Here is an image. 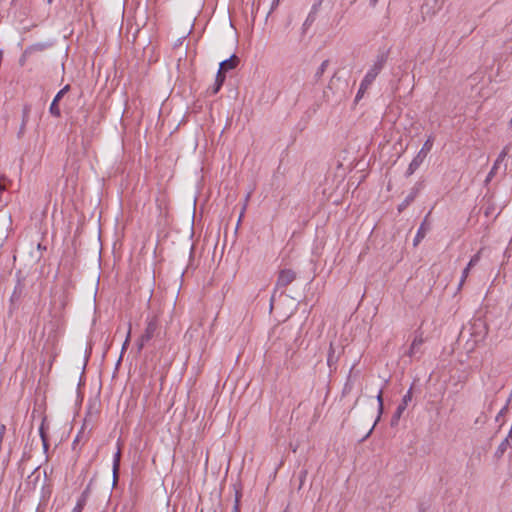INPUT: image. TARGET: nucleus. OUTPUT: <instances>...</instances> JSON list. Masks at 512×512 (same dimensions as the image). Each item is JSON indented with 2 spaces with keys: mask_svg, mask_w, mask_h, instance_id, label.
<instances>
[{
  "mask_svg": "<svg viewBox=\"0 0 512 512\" xmlns=\"http://www.w3.org/2000/svg\"><path fill=\"white\" fill-rule=\"evenodd\" d=\"M385 63V57L383 55L379 56L373 66L368 70L365 77L360 83V87L354 99V102L361 100L366 91L369 89L373 81L376 79L380 71L382 70Z\"/></svg>",
  "mask_w": 512,
  "mask_h": 512,
  "instance_id": "1",
  "label": "nucleus"
},
{
  "mask_svg": "<svg viewBox=\"0 0 512 512\" xmlns=\"http://www.w3.org/2000/svg\"><path fill=\"white\" fill-rule=\"evenodd\" d=\"M425 343L424 333L421 330H416L413 333V339L410 347L405 352V355L410 359H420L423 354V345Z\"/></svg>",
  "mask_w": 512,
  "mask_h": 512,
  "instance_id": "2",
  "label": "nucleus"
},
{
  "mask_svg": "<svg viewBox=\"0 0 512 512\" xmlns=\"http://www.w3.org/2000/svg\"><path fill=\"white\" fill-rule=\"evenodd\" d=\"M17 283L14 287L13 293L10 297V312L15 308L16 304L20 302L25 294V283L24 277L21 275V271L17 272Z\"/></svg>",
  "mask_w": 512,
  "mask_h": 512,
  "instance_id": "3",
  "label": "nucleus"
},
{
  "mask_svg": "<svg viewBox=\"0 0 512 512\" xmlns=\"http://www.w3.org/2000/svg\"><path fill=\"white\" fill-rule=\"evenodd\" d=\"M63 326L62 319L60 317H53L45 326L44 331H48L47 342L55 345L58 341V333Z\"/></svg>",
  "mask_w": 512,
  "mask_h": 512,
  "instance_id": "4",
  "label": "nucleus"
},
{
  "mask_svg": "<svg viewBox=\"0 0 512 512\" xmlns=\"http://www.w3.org/2000/svg\"><path fill=\"white\" fill-rule=\"evenodd\" d=\"M296 279V272L291 269H282L279 271L276 281V289L286 288Z\"/></svg>",
  "mask_w": 512,
  "mask_h": 512,
  "instance_id": "5",
  "label": "nucleus"
},
{
  "mask_svg": "<svg viewBox=\"0 0 512 512\" xmlns=\"http://www.w3.org/2000/svg\"><path fill=\"white\" fill-rule=\"evenodd\" d=\"M69 90H70V85L67 84L54 97V99L50 105V108H49L51 115H53L54 117H57V118L61 117V110L59 108V102H61V99L64 97V95Z\"/></svg>",
  "mask_w": 512,
  "mask_h": 512,
  "instance_id": "6",
  "label": "nucleus"
},
{
  "mask_svg": "<svg viewBox=\"0 0 512 512\" xmlns=\"http://www.w3.org/2000/svg\"><path fill=\"white\" fill-rule=\"evenodd\" d=\"M481 251L482 250L478 251L475 255H473L471 257V259L468 262L467 266L462 271L461 279H460V282L458 284V290H460L463 287V285H464V283H465V281H466V279H467V277H468V275L470 273V270L474 266H476L478 264V262L480 261V259H481Z\"/></svg>",
  "mask_w": 512,
  "mask_h": 512,
  "instance_id": "7",
  "label": "nucleus"
},
{
  "mask_svg": "<svg viewBox=\"0 0 512 512\" xmlns=\"http://www.w3.org/2000/svg\"><path fill=\"white\" fill-rule=\"evenodd\" d=\"M158 326L159 324L157 316H153L152 318H150L147 322V326L144 333L141 335L142 341H150L156 335Z\"/></svg>",
  "mask_w": 512,
  "mask_h": 512,
  "instance_id": "8",
  "label": "nucleus"
},
{
  "mask_svg": "<svg viewBox=\"0 0 512 512\" xmlns=\"http://www.w3.org/2000/svg\"><path fill=\"white\" fill-rule=\"evenodd\" d=\"M420 189H421V184H417L415 187H413L411 189L410 193L406 196L404 201L398 206L399 212L404 210L408 205H410L414 201V199L417 197Z\"/></svg>",
  "mask_w": 512,
  "mask_h": 512,
  "instance_id": "9",
  "label": "nucleus"
},
{
  "mask_svg": "<svg viewBox=\"0 0 512 512\" xmlns=\"http://www.w3.org/2000/svg\"><path fill=\"white\" fill-rule=\"evenodd\" d=\"M426 157H424L422 154L417 153V155L413 158V160L410 162L407 171L405 173L406 177H410L412 174L415 173V171L421 166V164L424 162Z\"/></svg>",
  "mask_w": 512,
  "mask_h": 512,
  "instance_id": "10",
  "label": "nucleus"
},
{
  "mask_svg": "<svg viewBox=\"0 0 512 512\" xmlns=\"http://www.w3.org/2000/svg\"><path fill=\"white\" fill-rule=\"evenodd\" d=\"M239 58L233 54L228 59H225L219 64V68L221 70H224L225 72H228L229 70L235 69L237 65L239 64Z\"/></svg>",
  "mask_w": 512,
  "mask_h": 512,
  "instance_id": "11",
  "label": "nucleus"
},
{
  "mask_svg": "<svg viewBox=\"0 0 512 512\" xmlns=\"http://www.w3.org/2000/svg\"><path fill=\"white\" fill-rule=\"evenodd\" d=\"M512 444V430L510 431L509 435L500 443V445L497 447L495 451V457L497 459L501 458L504 453L506 452L507 448L511 446Z\"/></svg>",
  "mask_w": 512,
  "mask_h": 512,
  "instance_id": "12",
  "label": "nucleus"
},
{
  "mask_svg": "<svg viewBox=\"0 0 512 512\" xmlns=\"http://www.w3.org/2000/svg\"><path fill=\"white\" fill-rule=\"evenodd\" d=\"M412 399V392H411V389L403 396V399H402V403L399 404V406L397 407L396 411H395V414H394V418L395 419H399L401 414L404 412V410L406 409L407 407V404L408 402H410Z\"/></svg>",
  "mask_w": 512,
  "mask_h": 512,
  "instance_id": "13",
  "label": "nucleus"
},
{
  "mask_svg": "<svg viewBox=\"0 0 512 512\" xmlns=\"http://www.w3.org/2000/svg\"><path fill=\"white\" fill-rule=\"evenodd\" d=\"M344 156L342 157L343 161H338L337 169L343 168L344 170L351 171L352 170V160L349 159V152L347 150L343 151Z\"/></svg>",
  "mask_w": 512,
  "mask_h": 512,
  "instance_id": "14",
  "label": "nucleus"
},
{
  "mask_svg": "<svg viewBox=\"0 0 512 512\" xmlns=\"http://www.w3.org/2000/svg\"><path fill=\"white\" fill-rule=\"evenodd\" d=\"M120 460H121V450L118 449V451L114 455L113 459V477H114V483L118 480V474L120 469Z\"/></svg>",
  "mask_w": 512,
  "mask_h": 512,
  "instance_id": "15",
  "label": "nucleus"
},
{
  "mask_svg": "<svg viewBox=\"0 0 512 512\" xmlns=\"http://www.w3.org/2000/svg\"><path fill=\"white\" fill-rule=\"evenodd\" d=\"M433 142L434 138L432 136H429L418 153L422 154L424 157H427L428 153L431 151L433 147Z\"/></svg>",
  "mask_w": 512,
  "mask_h": 512,
  "instance_id": "16",
  "label": "nucleus"
},
{
  "mask_svg": "<svg viewBox=\"0 0 512 512\" xmlns=\"http://www.w3.org/2000/svg\"><path fill=\"white\" fill-rule=\"evenodd\" d=\"M50 45L47 44V43H36V44H33L29 47H27V53H34V52H41V51H44L45 49H47Z\"/></svg>",
  "mask_w": 512,
  "mask_h": 512,
  "instance_id": "17",
  "label": "nucleus"
},
{
  "mask_svg": "<svg viewBox=\"0 0 512 512\" xmlns=\"http://www.w3.org/2000/svg\"><path fill=\"white\" fill-rule=\"evenodd\" d=\"M426 232H427V228H425V225L424 223L421 224V226L419 227L417 233H416V236L414 238V241H413V244L414 246H417L421 241L422 239L425 237L426 235Z\"/></svg>",
  "mask_w": 512,
  "mask_h": 512,
  "instance_id": "18",
  "label": "nucleus"
},
{
  "mask_svg": "<svg viewBox=\"0 0 512 512\" xmlns=\"http://www.w3.org/2000/svg\"><path fill=\"white\" fill-rule=\"evenodd\" d=\"M329 66V60H324L320 67L317 69L315 75H314V78H315V81H318L322 75L324 74V72L326 71L327 67Z\"/></svg>",
  "mask_w": 512,
  "mask_h": 512,
  "instance_id": "19",
  "label": "nucleus"
},
{
  "mask_svg": "<svg viewBox=\"0 0 512 512\" xmlns=\"http://www.w3.org/2000/svg\"><path fill=\"white\" fill-rule=\"evenodd\" d=\"M30 112H31V105L25 104L23 106V111H22V122H24V124L28 123Z\"/></svg>",
  "mask_w": 512,
  "mask_h": 512,
  "instance_id": "20",
  "label": "nucleus"
},
{
  "mask_svg": "<svg viewBox=\"0 0 512 512\" xmlns=\"http://www.w3.org/2000/svg\"><path fill=\"white\" fill-rule=\"evenodd\" d=\"M235 488V500L234 505H237V507L241 506V498H242V489L241 486H234Z\"/></svg>",
  "mask_w": 512,
  "mask_h": 512,
  "instance_id": "21",
  "label": "nucleus"
},
{
  "mask_svg": "<svg viewBox=\"0 0 512 512\" xmlns=\"http://www.w3.org/2000/svg\"><path fill=\"white\" fill-rule=\"evenodd\" d=\"M223 84L215 81L214 84L208 88L207 92L210 95H216L222 88Z\"/></svg>",
  "mask_w": 512,
  "mask_h": 512,
  "instance_id": "22",
  "label": "nucleus"
},
{
  "mask_svg": "<svg viewBox=\"0 0 512 512\" xmlns=\"http://www.w3.org/2000/svg\"><path fill=\"white\" fill-rule=\"evenodd\" d=\"M316 19V14L314 12H310L303 24V30L305 31Z\"/></svg>",
  "mask_w": 512,
  "mask_h": 512,
  "instance_id": "23",
  "label": "nucleus"
},
{
  "mask_svg": "<svg viewBox=\"0 0 512 512\" xmlns=\"http://www.w3.org/2000/svg\"><path fill=\"white\" fill-rule=\"evenodd\" d=\"M499 166L500 165H496V162H494L490 172L488 173V175L486 177V180H485L486 183H489L492 180V178L495 176Z\"/></svg>",
  "mask_w": 512,
  "mask_h": 512,
  "instance_id": "24",
  "label": "nucleus"
},
{
  "mask_svg": "<svg viewBox=\"0 0 512 512\" xmlns=\"http://www.w3.org/2000/svg\"><path fill=\"white\" fill-rule=\"evenodd\" d=\"M225 79H226V72L219 68V70H218V72L216 74L215 81H217V82H219L221 84H224Z\"/></svg>",
  "mask_w": 512,
  "mask_h": 512,
  "instance_id": "25",
  "label": "nucleus"
},
{
  "mask_svg": "<svg viewBox=\"0 0 512 512\" xmlns=\"http://www.w3.org/2000/svg\"><path fill=\"white\" fill-rule=\"evenodd\" d=\"M507 154H508V150H507V148L505 147V148L500 152V154L498 155L497 159L495 160L496 165H500V164L504 161V159H505V157L507 156Z\"/></svg>",
  "mask_w": 512,
  "mask_h": 512,
  "instance_id": "26",
  "label": "nucleus"
},
{
  "mask_svg": "<svg viewBox=\"0 0 512 512\" xmlns=\"http://www.w3.org/2000/svg\"><path fill=\"white\" fill-rule=\"evenodd\" d=\"M507 154H508V150H507V148L505 147V148L500 152V154L498 155L497 159L495 160L496 165H500V164L504 161V159H505V157L507 156Z\"/></svg>",
  "mask_w": 512,
  "mask_h": 512,
  "instance_id": "27",
  "label": "nucleus"
},
{
  "mask_svg": "<svg viewBox=\"0 0 512 512\" xmlns=\"http://www.w3.org/2000/svg\"><path fill=\"white\" fill-rule=\"evenodd\" d=\"M147 342L148 341H142V337L141 336L137 339L136 346H137V352L138 353H140L143 350V348H144V346H145V344Z\"/></svg>",
  "mask_w": 512,
  "mask_h": 512,
  "instance_id": "28",
  "label": "nucleus"
},
{
  "mask_svg": "<svg viewBox=\"0 0 512 512\" xmlns=\"http://www.w3.org/2000/svg\"><path fill=\"white\" fill-rule=\"evenodd\" d=\"M30 55H31L30 53H27V49H25L23 54L21 55V57L19 59V65L20 66H24L28 56H30Z\"/></svg>",
  "mask_w": 512,
  "mask_h": 512,
  "instance_id": "29",
  "label": "nucleus"
},
{
  "mask_svg": "<svg viewBox=\"0 0 512 512\" xmlns=\"http://www.w3.org/2000/svg\"><path fill=\"white\" fill-rule=\"evenodd\" d=\"M87 498L86 497H83L82 495L80 496V498L78 499L77 503H76V506H78V508H82L84 509L86 503H87Z\"/></svg>",
  "mask_w": 512,
  "mask_h": 512,
  "instance_id": "30",
  "label": "nucleus"
},
{
  "mask_svg": "<svg viewBox=\"0 0 512 512\" xmlns=\"http://www.w3.org/2000/svg\"><path fill=\"white\" fill-rule=\"evenodd\" d=\"M39 434H40V437H41L42 441H44V439H48L46 431H45V428H44V422L40 426Z\"/></svg>",
  "mask_w": 512,
  "mask_h": 512,
  "instance_id": "31",
  "label": "nucleus"
},
{
  "mask_svg": "<svg viewBox=\"0 0 512 512\" xmlns=\"http://www.w3.org/2000/svg\"><path fill=\"white\" fill-rule=\"evenodd\" d=\"M322 2L323 0H317V2L313 4L310 12H314L316 14Z\"/></svg>",
  "mask_w": 512,
  "mask_h": 512,
  "instance_id": "32",
  "label": "nucleus"
},
{
  "mask_svg": "<svg viewBox=\"0 0 512 512\" xmlns=\"http://www.w3.org/2000/svg\"><path fill=\"white\" fill-rule=\"evenodd\" d=\"M130 334H131V329H129L128 334H127V337H126V339H125V341H124V343H123V346H122V352H123L124 350H126V349H127V347H128V345H129V341H130Z\"/></svg>",
  "mask_w": 512,
  "mask_h": 512,
  "instance_id": "33",
  "label": "nucleus"
},
{
  "mask_svg": "<svg viewBox=\"0 0 512 512\" xmlns=\"http://www.w3.org/2000/svg\"><path fill=\"white\" fill-rule=\"evenodd\" d=\"M26 125L27 124H24V122L21 123L20 129H19V132H18V137L19 138L22 137V135L24 134Z\"/></svg>",
  "mask_w": 512,
  "mask_h": 512,
  "instance_id": "34",
  "label": "nucleus"
},
{
  "mask_svg": "<svg viewBox=\"0 0 512 512\" xmlns=\"http://www.w3.org/2000/svg\"><path fill=\"white\" fill-rule=\"evenodd\" d=\"M83 497L89 498L90 495V484L84 489V491L81 494Z\"/></svg>",
  "mask_w": 512,
  "mask_h": 512,
  "instance_id": "35",
  "label": "nucleus"
},
{
  "mask_svg": "<svg viewBox=\"0 0 512 512\" xmlns=\"http://www.w3.org/2000/svg\"><path fill=\"white\" fill-rule=\"evenodd\" d=\"M375 425L376 421L374 422L373 426L369 429L368 433L361 438V441L365 440L370 435Z\"/></svg>",
  "mask_w": 512,
  "mask_h": 512,
  "instance_id": "36",
  "label": "nucleus"
},
{
  "mask_svg": "<svg viewBox=\"0 0 512 512\" xmlns=\"http://www.w3.org/2000/svg\"><path fill=\"white\" fill-rule=\"evenodd\" d=\"M42 443H43L44 451L46 452L49 448L48 439H44V441H42Z\"/></svg>",
  "mask_w": 512,
  "mask_h": 512,
  "instance_id": "37",
  "label": "nucleus"
},
{
  "mask_svg": "<svg viewBox=\"0 0 512 512\" xmlns=\"http://www.w3.org/2000/svg\"><path fill=\"white\" fill-rule=\"evenodd\" d=\"M377 399H378V402H379V410L381 411L382 410V406H383L381 393L378 395Z\"/></svg>",
  "mask_w": 512,
  "mask_h": 512,
  "instance_id": "38",
  "label": "nucleus"
},
{
  "mask_svg": "<svg viewBox=\"0 0 512 512\" xmlns=\"http://www.w3.org/2000/svg\"><path fill=\"white\" fill-rule=\"evenodd\" d=\"M79 442V435L75 438V440L73 441V449H75L76 447V444Z\"/></svg>",
  "mask_w": 512,
  "mask_h": 512,
  "instance_id": "39",
  "label": "nucleus"
},
{
  "mask_svg": "<svg viewBox=\"0 0 512 512\" xmlns=\"http://www.w3.org/2000/svg\"><path fill=\"white\" fill-rule=\"evenodd\" d=\"M231 512H240V507H237V505H233V509Z\"/></svg>",
  "mask_w": 512,
  "mask_h": 512,
  "instance_id": "40",
  "label": "nucleus"
},
{
  "mask_svg": "<svg viewBox=\"0 0 512 512\" xmlns=\"http://www.w3.org/2000/svg\"><path fill=\"white\" fill-rule=\"evenodd\" d=\"M83 509L82 508H78V506H75L74 509L72 510V512H82Z\"/></svg>",
  "mask_w": 512,
  "mask_h": 512,
  "instance_id": "41",
  "label": "nucleus"
},
{
  "mask_svg": "<svg viewBox=\"0 0 512 512\" xmlns=\"http://www.w3.org/2000/svg\"><path fill=\"white\" fill-rule=\"evenodd\" d=\"M278 2H279V0H274V1H273V4H272V8H273L275 5H277V4H278Z\"/></svg>",
  "mask_w": 512,
  "mask_h": 512,
  "instance_id": "42",
  "label": "nucleus"
},
{
  "mask_svg": "<svg viewBox=\"0 0 512 512\" xmlns=\"http://www.w3.org/2000/svg\"><path fill=\"white\" fill-rule=\"evenodd\" d=\"M278 2H279V0H274V1H273V4H272V8H273L275 5H277V4H278Z\"/></svg>",
  "mask_w": 512,
  "mask_h": 512,
  "instance_id": "43",
  "label": "nucleus"
},
{
  "mask_svg": "<svg viewBox=\"0 0 512 512\" xmlns=\"http://www.w3.org/2000/svg\"><path fill=\"white\" fill-rule=\"evenodd\" d=\"M305 474H306V472L301 473V477H300L301 482L303 481V477L305 476Z\"/></svg>",
  "mask_w": 512,
  "mask_h": 512,
  "instance_id": "44",
  "label": "nucleus"
},
{
  "mask_svg": "<svg viewBox=\"0 0 512 512\" xmlns=\"http://www.w3.org/2000/svg\"><path fill=\"white\" fill-rule=\"evenodd\" d=\"M273 302H274V295L271 298V308L273 307Z\"/></svg>",
  "mask_w": 512,
  "mask_h": 512,
  "instance_id": "45",
  "label": "nucleus"
},
{
  "mask_svg": "<svg viewBox=\"0 0 512 512\" xmlns=\"http://www.w3.org/2000/svg\"><path fill=\"white\" fill-rule=\"evenodd\" d=\"M331 355L328 357V365H331Z\"/></svg>",
  "mask_w": 512,
  "mask_h": 512,
  "instance_id": "46",
  "label": "nucleus"
},
{
  "mask_svg": "<svg viewBox=\"0 0 512 512\" xmlns=\"http://www.w3.org/2000/svg\"><path fill=\"white\" fill-rule=\"evenodd\" d=\"M47 2H48L49 4H51V3L53 2V0H47Z\"/></svg>",
  "mask_w": 512,
  "mask_h": 512,
  "instance_id": "47",
  "label": "nucleus"
},
{
  "mask_svg": "<svg viewBox=\"0 0 512 512\" xmlns=\"http://www.w3.org/2000/svg\"><path fill=\"white\" fill-rule=\"evenodd\" d=\"M18 0H12V3H16Z\"/></svg>",
  "mask_w": 512,
  "mask_h": 512,
  "instance_id": "48",
  "label": "nucleus"
},
{
  "mask_svg": "<svg viewBox=\"0 0 512 512\" xmlns=\"http://www.w3.org/2000/svg\"><path fill=\"white\" fill-rule=\"evenodd\" d=\"M4 188L2 186H0V191H2Z\"/></svg>",
  "mask_w": 512,
  "mask_h": 512,
  "instance_id": "49",
  "label": "nucleus"
},
{
  "mask_svg": "<svg viewBox=\"0 0 512 512\" xmlns=\"http://www.w3.org/2000/svg\"><path fill=\"white\" fill-rule=\"evenodd\" d=\"M510 125L512 126V117H511V120H510Z\"/></svg>",
  "mask_w": 512,
  "mask_h": 512,
  "instance_id": "50",
  "label": "nucleus"
}]
</instances>
